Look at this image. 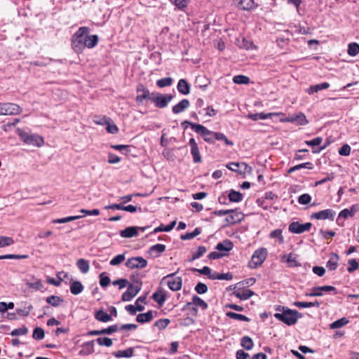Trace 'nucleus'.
<instances>
[{"label":"nucleus","mask_w":359,"mask_h":359,"mask_svg":"<svg viewBox=\"0 0 359 359\" xmlns=\"http://www.w3.org/2000/svg\"><path fill=\"white\" fill-rule=\"evenodd\" d=\"M32 306L27 302L24 303V306L17 309V313L22 316H27L32 310Z\"/></svg>","instance_id":"37"},{"label":"nucleus","mask_w":359,"mask_h":359,"mask_svg":"<svg viewBox=\"0 0 359 359\" xmlns=\"http://www.w3.org/2000/svg\"><path fill=\"white\" fill-rule=\"evenodd\" d=\"M141 287L139 284L128 286L127 290L122 294V300L125 302L130 301L140 290Z\"/></svg>","instance_id":"12"},{"label":"nucleus","mask_w":359,"mask_h":359,"mask_svg":"<svg viewBox=\"0 0 359 359\" xmlns=\"http://www.w3.org/2000/svg\"><path fill=\"white\" fill-rule=\"evenodd\" d=\"M88 27H81L72 37V47L76 53H81L85 48H93L98 43V36L90 35Z\"/></svg>","instance_id":"1"},{"label":"nucleus","mask_w":359,"mask_h":359,"mask_svg":"<svg viewBox=\"0 0 359 359\" xmlns=\"http://www.w3.org/2000/svg\"><path fill=\"white\" fill-rule=\"evenodd\" d=\"M348 266L347 270L349 273H351L358 269L359 264L355 259L348 260Z\"/></svg>","instance_id":"61"},{"label":"nucleus","mask_w":359,"mask_h":359,"mask_svg":"<svg viewBox=\"0 0 359 359\" xmlns=\"http://www.w3.org/2000/svg\"><path fill=\"white\" fill-rule=\"evenodd\" d=\"M154 318L153 311H149L147 313H140L137 315L136 320L140 323H148L151 321Z\"/></svg>","instance_id":"26"},{"label":"nucleus","mask_w":359,"mask_h":359,"mask_svg":"<svg viewBox=\"0 0 359 359\" xmlns=\"http://www.w3.org/2000/svg\"><path fill=\"white\" fill-rule=\"evenodd\" d=\"M46 302L53 306H58L63 300L60 297L51 295L46 298Z\"/></svg>","instance_id":"46"},{"label":"nucleus","mask_w":359,"mask_h":359,"mask_svg":"<svg viewBox=\"0 0 359 359\" xmlns=\"http://www.w3.org/2000/svg\"><path fill=\"white\" fill-rule=\"evenodd\" d=\"M348 54L351 56H355L359 53V44L357 43H351L348 46Z\"/></svg>","instance_id":"48"},{"label":"nucleus","mask_w":359,"mask_h":359,"mask_svg":"<svg viewBox=\"0 0 359 359\" xmlns=\"http://www.w3.org/2000/svg\"><path fill=\"white\" fill-rule=\"evenodd\" d=\"M172 79L170 77H165L161 79L156 81V85L159 88H164L167 86H170L172 83Z\"/></svg>","instance_id":"49"},{"label":"nucleus","mask_w":359,"mask_h":359,"mask_svg":"<svg viewBox=\"0 0 359 359\" xmlns=\"http://www.w3.org/2000/svg\"><path fill=\"white\" fill-rule=\"evenodd\" d=\"M27 332H28V330L27 327H22L13 330L11 332V334L12 336L25 335L27 333Z\"/></svg>","instance_id":"64"},{"label":"nucleus","mask_w":359,"mask_h":359,"mask_svg":"<svg viewBox=\"0 0 359 359\" xmlns=\"http://www.w3.org/2000/svg\"><path fill=\"white\" fill-rule=\"evenodd\" d=\"M134 352L133 348H128L125 350L118 351L114 353L117 358H130L133 356Z\"/></svg>","instance_id":"40"},{"label":"nucleus","mask_w":359,"mask_h":359,"mask_svg":"<svg viewBox=\"0 0 359 359\" xmlns=\"http://www.w3.org/2000/svg\"><path fill=\"white\" fill-rule=\"evenodd\" d=\"M83 290V286L79 281H74L70 285V291L73 294H79Z\"/></svg>","instance_id":"39"},{"label":"nucleus","mask_w":359,"mask_h":359,"mask_svg":"<svg viewBox=\"0 0 359 359\" xmlns=\"http://www.w3.org/2000/svg\"><path fill=\"white\" fill-rule=\"evenodd\" d=\"M241 345L245 350L250 351L252 349L254 346V342L250 337L245 336L241 338Z\"/></svg>","instance_id":"30"},{"label":"nucleus","mask_w":359,"mask_h":359,"mask_svg":"<svg viewBox=\"0 0 359 359\" xmlns=\"http://www.w3.org/2000/svg\"><path fill=\"white\" fill-rule=\"evenodd\" d=\"M228 215L229 216L226 218V221L229 224H235L241 220V218L239 217L240 214L235 212L234 211L233 212L230 213Z\"/></svg>","instance_id":"55"},{"label":"nucleus","mask_w":359,"mask_h":359,"mask_svg":"<svg viewBox=\"0 0 359 359\" xmlns=\"http://www.w3.org/2000/svg\"><path fill=\"white\" fill-rule=\"evenodd\" d=\"M95 317L97 320L104 322V323L108 322L111 320L110 315L107 313L103 310H100V311H96L95 314Z\"/></svg>","instance_id":"36"},{"label":"nucleus","mask_w":359,"mask_h":359,"mask_svg":"<svg viewBox=\"0 0 359 359\" xmlns=\"http://www.w3.org/2000/svg\"><path fill=\"white\" fill-rule=\"evenodd\" d=\"M201 233V230L200 228L197 227L196 228L194 231L192 232H187L183 235L181 236V239L182 240H191L194 238H195L196 236H197L198 235H199L200 233Z\"/></svg>","instance_id":"43"},{"label":"nucleus","mask_w":359,"mask_h":359,"mask_svg":"<svg viewBox=\"0 0 359 359\" xmlns=\"http://www.w3.org/2000/svg\"><path fill=\"white\" fill-rule=\"evenodd\" d=\"M311 223L307 222L305 224H300L298 222H292L290 224L288 230L293 233H302L305 231H309L311 228Z\"/></svg>","instance_id":"8"},{"label":"nucleus","mask_w":359,"mask_h":359,"mask_svg":"<svg viewBox=\"0 0 359 359\" xmlns=\"http://www.w3.org/2000/svg\"><path fill=\"white\" fill-rule=\"evenodd\" d=\"M76 266L83 273H86L89 270V263L84 259H79L76 262Z\"/></svg>","instance_id":"41"},{"label":"nucleus","mask_w":359,"mask_h":359,"mask_svg":"<svg viewBox=\"0 0 359 359\" xmlns=\"http://www.w3.org/2000/svg\"><path fill=\"white\" fill-rule=\"evenodd\" d=\"M146 296H140L135 301V305L137 306V309L139 311H142L144 309V304H146Z\"/></svg>","instance_id":"56"},{"label":"nucleus","mask_w":359,"mask_h":359,"mask_svg":"<svg viewBox=\"0 0 359 359\" xmlns=\"http://www.w3.org/2000/svg\"><path fill=\"white\" fill-rule=\"evenodd\" d=\"M207 252V248L205 246H199L196 252H192V257L189 259V262H193L201 257Z\"/></svg>","instance_id":"38"},{"label":"nucleus","mask_w":359,"mask_h":359,"mask_svg":"<svg viewBox=\"0 0 359 359\" xmlns=\"http://www.w3.org/2000/svg\"><path fill=\"white\" fill-rule=\"evenodd\" d=\"M192 304L195 305L196 306L200 307L203 310H205L208 308V304L201 297L196 295L193 296L192 302H188L187 304V306H190Z\"/></svg>","instance_id":"21"},{"label":"nucleus","mask_w":359,"mask_h":359,"mask_svg":"<svg viewBox=\"0 0 359 359\" xmlns=\"http://www.w3.org/2000/svg\"><path fill=\"white\" fill-rule=\"evenodd\" d=\"M173 97L174 96L170 94L162 95L152 93L151 101L155 104L156 107L162 109L167 107Z\"/></svg>","instance_id":"6"},{"label":"nucleus","mask_w":359,"mask_h":359,"mask_svg":"<svg viewBox=\"0 0 359 359\" xmlns=\"http://www.w3.org/2000/svg\"><path fill=\"white\" fill-rule=\"evenodd\" d=\"M233 243L231 241L226 239L223 241V242L217 243L216 245V249L220 252H229L233 249Z\"/></svg>","instance_id":"22"},{"label":"nucleus","mask_w":359,"mask_h":359,"mask_svg":"<svg viewBox=\"0 0 359 359\" xmlns=\"http://www.w3.org/2000/svg\"><path fill=\"white\" fill-rule=\"evenodd\" d=\"M233 278V275L231 273H219L217 272L212 273V275L210 276V279L211 280H230Z\"/></svg>","instance_id":"28"},{"label":"nucleus","mask_w":359,"mask_h":359,"mask_svg":"<svg viewBox=\"0 0 359 359\" xmlns=\"http://www.w3.org/2000/svg\"><path fill=\"white\" fill-rule=\"evenodd\" d=\"M276 310L278 312L274 314V317L289 326L296 324L298 319L302 316L297 311L285 306H278Z\"/></svg>","instance_id":"2"},{"label":"nucleus","mask_w":359,"mask_h":359,"mask_svg":"<svg viewBox=\"0 0 359 359\" xmlns=\"http://www.w3.org/2000/svg\"><path fill=\"white\" fill-rule=\"evenodd\" d=\"M279 114L278 113H268L265 114L264 112L257 113V114H248V118L252 120V121H257V120H264L269 118H271L273 116H278Z\"/></svg>","instance_id":"16"},{"label":"nucleus","mask_w":359,"mask_h":359,"mask_svg":"<svg viewBox=\"0 0 359 359\" xmlns=\"http://www.w3.org/2000/svg\"><path fill=\"white\" fill-rule=\"evenodd\" d=\"M81 217H82V216H81V215L69 216V217H64V218H60V219H54V220H53V223H54V224H63V223H67V222H72V221L80 219Z\"/></svg>","instance_id":"45"},{"label":"nucleus","mask_w":359,"mask_h":359,"mask_svg":"<svg viewBox=\"0 0 359 359\" xmlns=\"http://www.w3.org/2000/svg\"><path fill=\"white\" fill-rule=\"evenodd\" d=\"M335 211L332 209H326L317 212H314L311 215V219H330L334 220Z\"/></svg>","instance_id":"13"},{"label":"nucleus","mask_w":359,"mask_h":359,"mask_svg":"<svg viewBox=\"0 0 359 359\" xmlns=\"http://www.w3.org/2000/svg\"><path fill=\"white\" fill-rule=\"evenodd\" d=\"M195 290L198 294H202L208 291V287L203 283H198L195 287Z\"/></svg>","instance_id":"63"},{"label":"nucleus","mask_w":359,"mask_h":359,"mask_svg":"<svg viewBox=\"0 0 359 359\" xmlns=\"http://www.w3.org/2000/svg\"><path fill=\"white\" fill-rule=\"evenodd\" d=\"M152 299L160 306H162L166 299L165 292L161 290H159L152 294Z\"/></svg>","instance_id":"23"},{"label":"nucleus","mask_w":359,"mask_h":359,"mask_svg":"<svg viewBox=\"0 0 359 359\" xmlns=\"http://www.w3.org/2000/svg\"><path fill=\"white\" fill-rule=\"evenodd\" d=\"M182 124H189L192 130L203 137L205 142L213 143V134L215 132L208 130L203 125L193 123L188 121H185Z\"/></svg>","instance_id":"4"},{"label":"nucleus","mask_w":359,"mask_h":359,"mask_svg":"<svg viewBox=\"0 0 359 359\" xmlns=\"http://www.w3.org/2000/svg\"><path fill=\"white\" fill-rule=\"evenodd\" d=\"M215 140H223V141H224V142L226 145H233V142H231L230 140H229L224 134L221 133H217V132L214 133L213 141Z\"/></svg>","instance_id":"52"},{"label":"nucleus","mask_w":359,"mask_h":359,"mask_svg":"<svg viewBox=\"0 0 359 359\" xmlns=\"http://www.w3.org/2000/svg\"><path fill=\"white\" fill-rule=\"evenodd\" d=\"M268 255V250L265 248H259L257 249L251 257V259L248 263L250 269H257L265 261Z\"/></svg>","instance_id":"3"},{"label":"nucleus","mask_w":359,"mask_h":359,"mask_svg":"<svg viewBox=\"0 0 359 359\" xmlns=\"http://www.w3.org/2000/svg\"><path fill=\"white\" fill-rule=\"evenodd\" d=\"M284 259H286V262H287L288 266L290 267H295L300 266V264L297 260L296 255L292 253H290L287 255H283L282 257V259L283 260Z\"/></svg>","instance_id":"27"},{"label":"nucleus","mask_w":359,"mask_h":359,"mask_svg":"<svg viewBox=\"0 0 359 359\" xmlns=\"http://www.w3.org/2000/svg\"><path fill=\"white\" fill-rule=\"evenodd\" d=\"M330 87V83L327 82H324L321 83H318L314 86H311L307 90L306 92L309 94H312L313 93H316L319 90L327 89Z\"/></svg>","instance_id":"25"},{"label":"nucleus","mask_w":359,"mask_h":359,"mask_svg":"<svg viewBox=\"0 0 359 359\" xmlns=\"http://www.w3.org/2000/svg\"><path fill=\"white\" fill-rule=\"evenodd\" d=\"M19 135L21 140L27 144L41 147L43 144V139L38 135L28 134L25 132L20 131Z\"/></svg>","instance_id":"7"},{"label":"nucleus","mask_w":359,"mask_h":359,"mask_svg":"<svg viewBox=\"0 0 359 359\" xmlns=\"http://www.w3.org/2000/svg\"><path fill=\"white\" fill-rule=\"evenodd\" d=\"M32 337L36 340H41L44 338V331L41 327H36L34 330Z\"/></svg>","instance_id":"57"},{"label":"nucleus","mask_w":359,"mask_h":359,"mask_svg":"<svg viewBox=\"0 0 359 359\" xmlns=\"http://www.w3.org/2000/svg\"><path fill=\"white\" fill-rule=\"evenodd\" d=\"M228 198L231 202L238 203L243 200V196L241 193L232 189L229 191Z\"/></svg>","instance_id":"32"},{"label":"nucleus","mask_w":359,"mask_h":359,"mask_svg":"<svg viewBox=\"0 0 359 359\" xmlns=\"http://www.w3.org/2000/svg\"><path fill=\"white\" fill-rule=\"evenodd\" d=\"M179 10H184L187 7L190 0H170Z\"/></svg>","instance_id":"47"},{"label":"nucleus","mask_w":359,"mask_h":359,"mask_svg":"<svg viewBox=\"0 0 359 359\" xmlns=\"http://www.w3.org/2000/svg\"><path fill=\"white\" fill-rule=\"evenodd\" d=\"M93 121L98 125H107L106 129L108 133H112V126L109 123L105 116H95Z\"/></svg>","instance_id":"24"},{"label":"nucleus","mask_w":359,"mask_h":359,"mask_svg":"<svg viewBox=\"0 0 359 359\" xmlns=\"http://www.w3.org/2000/svg\"><path fill=\"white\" fill-rule=\"evenodd\" d=\"M269 237L271 239H274L275 242L279 245L284 243V236H283V230L280 229H276L270 232Z\"/></svg>","instance_id":"15"},{"label":"nucleus","mask_w":359,"mask_h":359,"mask_svg":"<svg viewBox=\"0 0 359 359\" xmlns=\"http://www.w3.org/2000/svg\"><path fill=\"white\" fill-rule=\"evenodd\" d=\"M233 294L241 300H247L253 296L255 292L249 289L241 290V288H237V286H236Z\"/></svg>","instance_id":"14"},{"label":"nucleus","mask_w":359,"mask_h":359,"mask_svg":"<svg viewBox=\"0 0 359 359\" xmlns=\"http://www.w3.org/2000/svg\"><path fill=\"white\" fill-rule=\"evenodd\" d=\"M137 96L135 98L136 102L138 104L142 103L144 100H150L151 93H149V90L142 84H139L137 86Z\"/></svg>","instance_id":"10"},{"label":"nucleus","mask_w":359,"mask_h":359,"mask_svg":"<svg viewBox=\"0 0 359 359\" xmlns=\"http://www.w3.org/2000/svg\"><path fill=\"white\" fill-rule=\"evenodd\" d=\"M293 305L298 308H310V307H319L320 303L318 301H315L313 302H294Z\"/></svg>","instance_id":"29"},{"label":"nucleus","mask_w":359,"mask_h":359,"mask_svg":"<svg viewBox=\"0 0 359 359\" xmlns=\"http://www.w3.org/2000/svg\"><path fill=\"white\" fill-rule=\"evenodd\" d=\"M165 246L164 245L156 244L150 248L149 251L155 257H158L162 252L165 251Z\"/></svg>","instance_id":"35"},{"label":"nucleus","mask_w":359,"mask_h":359,"mask_svg":"<svg viewBox=\"0 0 359 359\" xmlns=\"http://www.w3.org/2000/svg\"><path fill=\"white\" fill-rule=\"evenodd\" d=\"M3 115L13 116L18 115L22 112V109L17 104L5 102L3 103Z\"/></svg>","instance_id":"9"},{"label":"nucleus","mask_w":359,"mask_h":359,"mask_svg":"<svg viewBox=\"0 0 359 359\" xmlns=\"http://www.w3.org/2000/svg\"><path fill=\"white\" fill-rule=\"evenodd\" d=\"M110 278L109 276H105L104 273L100 275V284L102 287H105L110 284Z\"/></svg>","instance_id":"60"},{"label":"nucleus","mask_w":359,"mask_h":359,"mask_svg":"<svg viewBox=\"0 0 359 359\" xmlns=\"http://www.w3.org/2000/svg\"><path fill=\"white\" fill-rule=\"evenodd\" d=\"M226 316L231 319H234V320H240V321L249 322L250 320V319L249 318H248L247 316H245L243 314H239V313H233V312H227Z\"/></svg>","instance_id":"44"},{"label":"nucleus","mask_w":359,"mask_h":359,"mask_svg":"<svg viewBox=\"0 0 359 359\" xmlns=\"http://www.w3.org/2000/svg\"><path fill=\"white\" fill-rule=\"evenodd\" d=\"M237 6L241 10L249 11L256 7L254 0H238Z\"/></svg>","instance_id":"19"},{"label":"nucleus","mask_w":359,"mask_h":359,"mask_svg":"<svg viewBox=\"0 0 359 359\" xmlns=\"http://www.w3.org/2000/svg\"><path fill=\"white\" fill-rule=\"evenodd\" d=\"M137 235V231L135 227H128L121 231V236L123 238H132Z\"/></svg>","instance_id":"31"},{"label":"nucleus","mask_w":359,"mask_h":359,"mask_svg":"<svg viewBox=\"0 0 359 359\" xmlns=\"http://www.w3.org/2000/svg\"><path fill=\"white\" fill-rule=\"evenodd\" d=\"M177 88L179 93H180L182 95H188L190 93V85L184 79H181L179 80Z\"/></svg>","instance_id":"18"},{"label":"nucleus","mask_w":359,"mask_h":359,"mask_svg":"<svg viewBox=\"0 0 359 359\" xmlns=\"http://www.w3.org/2000/svg\"><path fill=\"white\" fill-rule=\"evenodd\" d=\"M126 265L130 269H142L147 266V261L142 257H132L127 260Z\"/></svg>","instance_id":"11"},{"label":"nucleus","mask_w":359,"mask_h":359,"mask_svg":"<svg viewBox=\"0 0 359 359\" xmlns=\"http://www.w3.org/2000/svg\"><path fill=\"white\" fill-rule=\"evenodd\" d=\"M191 154L193 156V161L194 163H200L201 161V157L199 151L198 147L191 148Z\"/></svg>","instance_id":"54"},{"label":"nucleus","mask_w":359,"mask_h":359,"mask_svg":"<svg viewBox=\"0 0 359 359\" xmlns=\"http://www.w3.org/2000/svg\"><path fill=\"white\" fill-rule=\"evenodd\" d=\"M190 106V102L187 99H183L178 104L172 107V112L174 114H180L184 111Z\"/></svg>","instance_id":"17"},{"label":"nucleus","mask_w":359,"mask_h":359,"mask_svg":"<svg viewBox=\"0 0 359 359\" xmlns=\"http://www.w3.org/2000/svg\"><path fill=\"white\" fill-rule=\"evenodd\" d=\"M96 341L98 344L101 346H110L112 344V341L111 339L105 337H101L96 339Z\"/></svg>","instance_id":"62"},{"label":"nucleus","mask_w":359,"mask_h":359,"mask_svg":"<svg viewBox=\"0 0 359 359\" xmlns=\"http://www.w3.org/2000/svg\"><path fill=\"white\" fill-rule=\"evenodd\" d=\"M290 121H291V123H296L297 125L300 126H304L308 123L306 116L302 113H299L293 116V119H290Z\"/></svg>","instance_id":"34"},{"label":"nucleus","mask_w":359,"mask_h":359,"mask_svg":"<svg viewBox=\"0 0 359 359\" xmlns=\"http://www.w3.org/2000/svg\"><path fill=\"white\" fill-rule=\"evenodd\" d=\"M349 320L346 318H341L330 325V329H338L342 327L343 326L347 325Z\"/></svg>","instance_id":"42"},{"label":"nucleus","mask_w":359,"mask_h":359,"mask_svg":"<svg viewBox=\"0 0 359 359\" xmlns=\"http://www.w3.org/2000/svg\"><path fill=\"white\" fill-rule=\"evenodd\" d=\"M311 201V196L308 194H304L299 196L298 202L302 205H307Z\"/></svg>","instance_id":"59"},{"label":"nucleus","mask_w":359,"mask_h":359,"mask_svg":"<svg viewBox=\"0 0 359 359\" xmlns=\"http://www.w3.org/2000/svg\"><path fill=\"white\" fill-rule=\"evenodd\" d=\"M137 327L135 324H124L121 326L118 325H114V332L123 330V331H130L135 330Z\"/></svg>","instance_id":"33"},{"label":"nucleus","mask_w":359,"mask_h":359,"mask_svg":"<svg viewBox=\"0 0 359 359\" xmlns=\"http://www.w3.org/2000/svg\"><path fill=\"white\" fill-rule=\"evenodd\" d=\"M170 320L168 318H162L156 320L154 323V326L158 327V330H161L167 327L170 324Z\"/></svg>","instance_id":"51"},{"label":"nucleus","mask_w":359,"mask_h":359,"mask_svg":"<svg viewBox=\"0 0 359 359\" xmlns=\"http://www.w3.org/2000/svg\"><path fill=\"white\" fill-rule=\"evenodd\" d=\"M114 149L119 151L121 154L126 155L130 151V147L124 144L114 145Z\"/></svg>","instance_id":"58"},{"label":"nucleus","mask_w":359,"mask_h":359,"mask_svg":"<svg viewBox=\"0 0 359 359\" xmlns=\"http://www.w3.org/2000/svg\"><path fill=\"white\" fill-rule=\"evenodd\" d=\"M339 257L337 253L332 252L330 255V259L327 261L326 266L330 271H334L337 268Z\"/></svg>","instance_id":"20"},{"label":"nucleus","mask_w":359,"mask_h":359,"mask_svg":"<svg viewBox=\"0 0 359 359\" xmlns=\"http://www.w3.org/2000/svg\"><path fill=\"white\" fill-rule=\"evenodd\" d=\"M233 81L236 84H248L250 78L244 75H237L233 76Z\"/></svg>","instance_id":"50"},{"label":"nucleus","mask_w":359,"mask_h":359,"mask_svg":"<svg viewBox=\"0 0 359 359\" xmlns=\"http://www.w3.org/2000/svg\"><path fill=\"white\" fill-rule=\"evenodd\" d=\"M14 243L13 238L0 236V248H5Z\"/></svg>","instance_id":"53"},{"label":"nucleus","mask_w":359,"mask_h":359,"mask_svg":"<svg viewBox=\"0 0 359 359\" xmlns=\"http://www.w3.org/2000/svg\"><path fill=\"white\" fill-rule=\"evenodd\" d=\"M176 273L168 274L162 279L168 285L172 291H178L181 290L182 286V279L181 277L175 276Z\"/></svg>","instance_id":"5"}]
</instances>
